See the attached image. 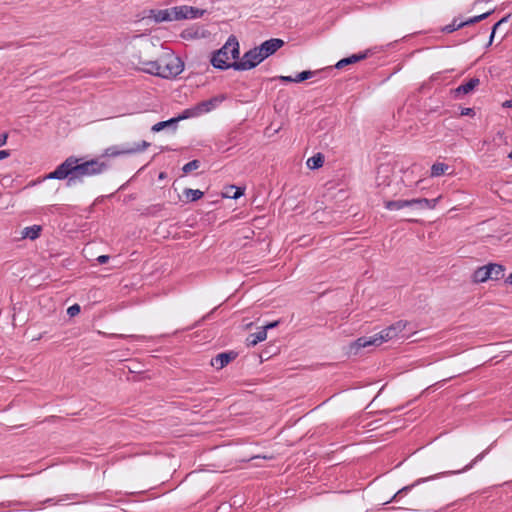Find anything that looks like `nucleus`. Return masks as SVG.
I'll list each match as a JSON object with an SVG mask.
<instances>
[{
	"label": "nucleus",
	"mask_w": 512,
	"mask_h": 512,
	"mask_svg": "<svg viewBox=\"0 0 512 512\" xmlns=\"http://www.w3.org/2000/svg\"><path fill=\"white\" fill-rule=\"evenodd\" d=\"M368 55H369V50H366L364 52H360L358 54H353V55H351L349 57H346V58H343V59L339 60L336 63L335 68L342 69V68H344L347 65L354 64V63H356L358 61L366 59L368 57Z\"/></svg>",
	"instance_id": "2eb2a0df"
},
{
	"label": "nucleus",
	"mask_w": 512,
	"mask_h": 512,
	"mask_svg": "<svg viewBox=\"0 0 512 512\" xmlns=\"http://www.w3.org/2000/svg\"><path fill=\"white\" fill-rule=\"evenodd\" d=\"M110 165L99 158L82 161L76 156L67 157L56 169L48 173L45 180L67 179V186L82 183L84 177L96 176L106 172Z\"/></svg>",
	"instance_id": "f257e3e1"
},
{
	"label": "nucleus",
	"mask_w": 512,
	"mask_h": 512,
	"mask_svg": "<svg viewBox=\"0 0 512 512\" xmlns=\"http://www.w3.org/2000/svg\"><path fill=\"white\" fill-rule=\"evenodd\" d=\"M10 155L8 150H0V160L7 158Z\"/></svg>",
	"instance_id": "58836bf2"
},
{
	"label": "nucleus",
	"mask_w": 512,
	"mask_h": 512,
	"mask_svg": "<svg viewBox=\"0 0 512 512\" xmlns=\"http://www.w3.org/2000/svg\"><path fill=\"white\" fill-rule=\"evenodd\" d=\"M174 9L175 16H177L176 20L195 19L201 17L204 13L203 10L186 5L174 7Z\"/></svg>",
	"instance_id": "1a4fd4ad"
},
{
	"label": "nucleus",
	"mask_w": 512,
	"mask_h": 512,
	"mask_svg": "<svg viewBox=\"0 0 512 512\" xmlns=\"http://www.w3.org/2000/svg\"><path fill=\"white\" fill-rule=\"evenodd\" d=\"M164 209V204H154L145 209L144 215H155L157 212Z\"/></svg>",
	"instance_id": "7c9ffc66"
},
{
	"label": "nucleus",
	"mask_w": 512,
	"mask_h": 512,
	"mask_svg": "<svg viewBox=\"0 0 512 512\" xmlns=\"http://www.w3.org/2000/svg\"><path fill=\"white\" fill-rule=\"evenodd\" d=\"M110 257L108 255H100L97 258L99 264H106L109 261Z\"/></svg>",
	"instance_id": "f704fd0d"
},
{
	"label": "nucleus",
	"mask_w": 512,
	"mask_h": 512,
	"mask_svg": "<svg viewBox=\"0 0 512 512\" xmlns=\"http://www.w3.org/2000/svg\"><path fill=\"white\" fill-rule=\"evenodd\" d=\"M183 194L186 197L188 202H195L199 199H201L204 195V193L199 189H191V188H185L183 190Z\"/></svg>",
	"instance_id": "4be33fe9"
},
{
	"label": "nucleus",
	"mask_w": 512,
	"mask_h": 512,
	"mask_svg": "<svg viewBox=\"0 0 512 512\" xmlns=\"http://www.w3.org/2000/svg\"><path fill=\"white\" fill-rule=\"evenodd\" d=\"M237 355L234 351L222 352L213 357L210 364L215 369L220 370L232 362Z\"/></svg>",
	"instance_id": "9d476101"
},
{
	"label": "nucleus",
	"mask_w": 512,
	"mask_h": 512,
	"mask_svg": "<svg viewBox=\"0 0 512 512\" xmlns=\"http://www.w3.org/2000/svg\"><path fill=\"white\" fill-rule=\"evenodd\" d=\"M160 64H161L160 59L155 60V61L140 60L139 61L140 66L138 69L145 73L160 77V74H161Z\"/></svg>",
	"instance_id": "ddd939ff"
},
{
	"label": "nucleus",
	"mask_w": 512,
	"mask_h": 512,
	"mask_svg": "<svg viewBox=\"0 0 512 512\" xmlns=\"http://www.w3.org/2000/svg\"><path fill=\"white\" fill-rule=\"evenodd\" d=\"M160 77L169 79L178 76L183 71V63L180 58L166 55L160 58Z\"/></svg>",
	"instance_id": "39448f33"
},
{
	"label": "nucleus",
	"mask_w": 512,
	"mask_h": 512,
	"mask_svg": "<svg viewBox=\"0 0 512 512\" xmlns=\"http://www.w3.org/2000/svg\"><path fill=\"white\" fill-rule=\"evenodd\" d=\"M80 310H81L80 306L78 304H74L67 309V314L70 317H74L80 313Z\"/></svg>",
	"instance_id": "473e14b6"
},
{
	"label": "nucleus",
	"mask_w": 512,
	"mask_h": 512,
	"mask_svg": "<svg viewBox=\"0 0 512 512\" xmlns=\"http://www.w3.org/2000/svg\"><path fill=\"white\" fill-rule=\"evenodd\" d=\"M159 178H160V179L164 178V173H163V172H162V173H160Z\"/></svg>",
	"instance_id": "49530a36"
},
{
	"label": "nucleus",
	"mask_w": 512,
	"mask_h": 512,
	"mask_svg": "<svg viewBox=\"0 0 512 512\" xmlns=\"http://www.w3.org/2000/svg\"><path fill=\"white\" fill-rule=\"evenodd\" d=\"M482 283L488 280L498 281L504 277L505 267L498 263H489L482 266Z\"/></svg>",
	"instance_id": "0eeeda50"
},
{
	"label": "nucleus",
	"mask_w": 512,
	"mask_h": 512,
	"mask_svg": "<svg viewBox=\"0 0 512 512\" xmlns=\"http://www.w3.org/2000/svg\"><path fill=\"white\" fill-rule=\"evenodd\" d=\"M479 457H480V455H479V456H476V457L472 460V462H471L469 465H467V466L463 469V471H464V470H467V469H468V468H470V467H472V466L477 462V460H478V458H479Z\"/></svg>",
	"instance_id": "79ce46f5"
},
{
	"label": "nucleus",
	"mask_w": 512,
	"mask_h": 512,
	"mask_svg": "<svg viewBox=\"0 0 512 512\" xmlns=\"http://www.w3.org/2000/svg\"><path fill=\"white\" fill-rule=\"evenodd\" d=\"M384 207L387 210H400L403 208L402 206V199L400 200H389L384 202Z\"/></svg>",
	"instance_id": "c85d7f7f"
},
{
	"label": "nucleus",
	"mask_w": 512,
	"mask_h": 512,
	"mask_svg": "<svg viewBox=\"0 0 512 512\" xmlns=\"http://www.w3.org/2000/svg\"><path fill=\"white\" fill-rule=\"evenodd\" d=\"M150 143L142 140L140 142L134 143L133 145L130 144H123V145H113L108 148H106L101 155V157H119V156H127V155H134L138 153L144 152L148 147H150Z\"/></svg>",
	"instance_id": "20e7f679"
},
{
	"label": "nucleus",
	"mask_w": 512,
	"mask_h": 512,
	"mask_svg": "<svg viewBox=\"0 0 512 512\" xmlns=\"http://www.w3.org/2000/svg\"><path fill=\"white\" fill-rule=\"evenodd\" d=\"M402 206L405 207H411V199H404L402 200Z\"/></svg>",
	"instance_id": "a19ab883"
},
{
	"label": "nucleus",
	"mask_w": 512,
	"mask_h": 512,
	"mask_svg": "<svg viewBox=\"0 0 512 512\" xmlns=\"http://www.w3.org/2000/svg\"><path fill=\"white\" fill-rule=\"evenodd\" d=\"M505 283L508 285H512V272L509 274V276L505 279Z\"/></svg>",
	"instance_id": "c03bdc74"
},
{
	"label": "nucleus",
	"mask_w": 512,
	"mask_h": 512,
	"mask_svg": "<svg viewBox=\"0 0 512 512\" xmlns=\"http://www.w3.org/2000/svg\"><path fill=\"white\" fill-rule=\"evenodd\" d=\"M222 100H223V98L213 97L208 100L199 102L196 105V107L198 109L199 114L202 115L204 113H208V112L212 111L213 109H215L217 107V105L222 102Z\"/></svg>",
	"instance_id": "dca6fc26"
},
{
	"label": "nucleus",
	"mask_w": 512,
	"mask_h": 512,
	"mask_svg": "<svg viewBox=\"0 0 512 512\" xmlns=\"http://www.w3.org/2000/svg\"><path fill=\"white\" fill-rule=\"evenodd\" d=\"M410 325L411 323L406 320H399L373 336L359 337L357 340L350 344V352L357 354L362 348L368 346H379L382 343L394 338H408L414 333L412 328H410L407 332L405 331L406 328Z\"/></svg>",
	"instance_id": "f03ea898"
},
{
	"label": "nucleus",
	"mask_w": 512,
	"mask_h": 512,
	"mask_svg": "<svg viewBox=\"0 0 512 512\" xmlns=\"http://www.w3.org/2000/svg\"><path fill=\"white\" fill-rule=\"evenodd\" d=\"M489 12L482 13V20H484L486 17H488Z\"/></svg>",
	"instance_id": "a18cd8bd"
},
{
	"label": "nucleus",
	"mask_w": 512,
	"mask_h": 512,
	"mask_svg": "<svg viewBox=\"0 0 512 512\" xmlns=\"http://www.w3.org/2000/svg\"><path fill=\"white\" fill-rule=\"evenodd\" d=\"M315 74H316L315 71H310V70L302 71L299 74H297V76L295 77V82L296 83L303 82L307 79H310Z\"/></svg>",
	"instance_id": "c756f323"
},
{
	"label": "nucleus",
	"mask_w": 512,
	"mask_h": 512,
	"mask_svg": "<svg viewBox=\"0 0 512 512\" xmlns=\"http://www.w3.org/2000/svg\"><path fill=\"white\" fill-rule=\"evenodd\" d=\"M42 231V227L40 225H32L25 227L22 231V238L35 240L37 239Z\"/></svg>",
	"instance_id": "a211bd4d"
},
{
	"label": "nucleus",
	"mask_w": 512,
	"mask_h": 512,
	"mask_svg": "<svg viewBox=\"0 0 512 512\" xmlns=\"http://www.w3.org/2000/svg\"><path fill=\"white\" fill-rule=\"evenodd\" d=\"M177 123H178L177 118L174 117V118H171L169 120L161 121V122H158V123L154 124L152 126L151 130L153 132H160L161 130H163L166 127L174 126V128H176V124Z\"/></svg>",
	"instance_id": "b1692460"
},
{
	"label": "nucleus",
	"mask_w": 512,
	"mask_h": 512,
	"mask_svg": "<svg viewBox=\"0 0 512 512\" xmlns=\"http://www.w3.org/2000/svg\"><path fill=\"white\" fill-rule=\"evenodd\" d=\"M263 62V57L259 53L257 47H254L244 53L243 57L238 61L232 62V69L237 71H246L255 68Z\"/></svg>",
	"instance_id": "423d86ee"
},
{
	"label": "nucleus",
	"mask_w": 512,
	"mask_h": 512,
	"mask_svg": "<svg viewBox=\"0 0 512 512\" xmlns=\"http://www.w3.org/2000/svg\"><path fill=\"white\" fill-rule=\"evenodd\" d=\"M306 164H307V167L312 170L322 167L324 164L323 154L317 153L314 156L308 158Z\"/></svg>",
	"instance_id": "412c9836"
},
{
	"label": "nucleus",
	"mask_w": 512,
	"mask_h": 512,
	"mask_svg": "<svg viewBox=\"0 0 512 512\" xmlns=\"http://www.w3.org/2000/svg\"><path fill=\"white\" fill-rule=\"evenodd\" d=\"M475 115H476V111L474 108H461L460 116L474 117Z\"/></svg>",
	"instance_id": "72a5a7b5"
},
{
	"label": "nucleus",
	"mask_w": 512,
	"mask_h": 512,
	"mask_svg": "<svg viewBox=\"0 0 512 512\" xmlns=\"http://www.w3.org/2000/svg\"><path fill=\"white\" fill-rule=\"evenodd\" d=\"M239 55V42L235 36H230L222 48L213 52L211 64L216 69L227 70L232 68V62H229V60L238 61Z\"/></svg>",
	"instance_id": "7ed1b4c3"
},
{
	"label": "nucleus",
	"mask_w": 512,
	"mask_h": 512,
	"mask_svg": "<svg viewBox=\"0 0 512 512\" xmlns=\"http://www.w3.org/2000/svg\"><path fill=\"white\" fill-rule=\"evenodd\" d=\"M279 80L282 82H287V83L295 82V78H293L291 76H280Z\"/></svg>",
	"instance_id": "c9c22d12"
},
{
	"label": "nucleus",
	"mask_w": 512,
	"mask_h": 512,
	"mask_svg": "<svg viewBox=\"0 0 512 512\" xmlns=\"http://www.w3.org/2000/svg\"><path fill=\"white\" fill-rule=\"evenodd\" d=\"M480 80L478 78H471L468 82L459 85L457 88L451 90V94L454 98H460L463 95L470 93L478 84Z\"/></svg>",
	"instance_id": "9b49d317"
},
{
	"label": "nucleus",
	"mask_w": 512,
	"mask_h": 512,
	"mask_svg": "<svg viewBox=\"0 0 512 512\" xmlns=\"http://www.w3.org/2000/svg\"><path fill=\"white\" fill-rule=\"evenodd\" d=\"M170 150L168 147L162 148L161 151Z\"/></svg>",
	"instance_id": "09e8293b"
},
{
	"label": "nucleus",
	"mask_w": 512,
	"mask_h": 512,
	"mask_svg": "<svg viewBox=\"0 0 512 512\" xmlns=\"http://www.w3.org/2000/svg\"><path fill=\"white\" fill-rule=\"evenodd\" d=\"M449 165L441 162H436L431 166V177H439L444 175L449 169Z\"/></svg>",
	"instance_id": "5701e85b"
},
{
	"label": "nucleus",
	"mask_w": 512,
	"mask_h": 512,
	"mask_svg": "<svg viewBox=\"0 0 512 512\" xmlns=\"http://www.w3.org/2000/svg\"><path fill=\"white\" fill-rule=\"evenodd\" d=\"M507 17H503L502 19H500L498 22H496L493 27H492V31H491V34H490V38H489V42H488V45H491L492 41H493V38H494V35L496 33V30L504 23L507 21Z\"/></svg>",
	"instance_id": "2f4dec72"
},
{
	"label": "nucleus",
	"mask_w": 512,
	"mask_h": 512,
	"mask_svg": "<svg viewBox=\"0 0 512 512\" xmlns=\"http://www.w3.org/2000/svg\"><path fill=\"white\" fill-rule=\"evenodd\" d=\"M200 116L199 112H198V109L196 107V105L194 107H191V108H187L185 110L182 111V113L180 115H178L176 118H177V121H181V120H184V119H188V118H192V117H198Z\"/></svg>",
	"instance_id": "393cba45"
},
{
	"label": "nucleus",
	"mask_w": 512,
	"mask_h": 512,
	"mask_svg": "<svg viewBox=\"0 0 512 512\" xmlns=\"http://www.w3.org/2000/svg\"><path fill=\"white\" fill-rule=\"evenodd\" d=\"M266 338H267V332L265 329L261 328L259 331L252 333L247 337V339H246L247 346H255L259 342L264 341Z\"/></svg>",
	"instance_id": "6ab92c4d"
},
{
	"label": "nucleus",
	"mask_w": 512,
	"mask_h": 512,
	"mask_svg": "<svg viewBox=\"0 0 512 512\" xmlns=\"http://www.w3.org/2000/svg\"><path fill=\"white\" fill-rule=\"evenodd\" d=\"M428 478H421V479H418L416 480L413 484L411 485H408V486H405L403 487L402 489H400L393 497V499H396L397 497H399L401 494L403 493H407L408 491H410L413 487L419 485L420 483L422 482H425L427 481Z\"/></svg>",
	"instance_id": "bb28decb"
},
{
	"label": "nucleus",
	"mask_w": 512,
	"mask_h": 512,
	"mask_svg": "<svg viewBox=\"0 0 512 512\" xmlns=\"http://www.w3.org/2000/svg\"><path fill=\"white\" fill-rule=\"evenodd\" d=\"M502 106L505 107V108H511L512 107V100H506L505 102H503Z\"/></svg>",
	"instance_id": "37998d69"
},
{
	"label": "nucleus",
	"mask_w": 512,
	"mask_h": 512,
	"mask_svg": "<svg viewBox=\"0 0 512 512\" xmlns=\"http://www.w3.org/2000/svg\"><path fill=\"white\" fill-rule=\"evenodd\" d=\"M479 273H480V268H477V269L474 271V273H473V281H474L475 283L480 282V279L478 278Z\"/></svg>",
	"instance_id": "4c0bfd02"
},
{
	"label": "nucleus",
	"mask_w": 512,
	"mask_h": 512,
	"mask_svg": "<svg viewBox=\"0 0 512 512\" xmlns=\"http://www.w3.org/2000/svg\"><path fill=\"white\" fill-rule=\"evenodd\" d=\"M508 157L512 159V151L508 154Z\"/></svg>",
	"instance_id": "de8ad7c7"
},
{
	"label": "nucleus",
	"mask_w": 512,
	"mask_h": 512,
	"mask_svg": "<svg viewBox=\"0 0 512 512\" xmlns=\"http://www.w3.org/2000/svg\"><path fill=\"white\" fill-rule=\"evenodd\" d=\"M441 199V196L434 199L427 198H413L411 199V207H414L419 210H431L434 209Z\"/></svg>",
	"instance_id": "f8f14e48"
},
{
	"label": "nucleus",
	"mask_w": 512,
	"mask_h": 512,
	"mask_svg": "<svg viewBox=\"0 0 512 512\" xmlns=\"http://www.w3.org/2000/svg\"><path fill=\"white\" fill-rule=\"evenodd\" d=\"M284 45V41L279 38H271L264 41L260 46L257 47L263 61L269 56L273 55L278 49Z\"/></svg>",
	"instance_id": "6e6552de"
},
{
	"label": "nucleus",
	"mask_w": 512,
	"mask_h": 512,
	"mask_svg": "<svg viewBox=\"0 0 512 512\" xmlns=\"http://www.w3.org/2000/svg\"><path fill=\"white\" fill-rule=\"evenodd\" d=\"M278 323V321L268 323L267 325L263 326L262 329H265L267 331L268 329L276 327Z\"/></svg>",
	"instance_id": "e433bc0d"
},
{
	"label": "nucleus",
	"mask_w": 512,
	"mask_h": 512,
	"mask_svg": "<svg viewBox=\"0 0 512 512\" xmlns=\"http://www.w3.org/2000/svg\"><path fill=\"white\" fill-rule=\"evenodd\" d=\"M200 167V161L197 160V159H194L188 163H186L183 168H182V171L185 173V174H188L194 170H197L198 168Z\"/></svg>",
	"instance_id": "cd10ccee"
},
{
	"label": "nucleus",
	"mask_w": 512,
	"mask_h": 512,
	"mask_svg": "<svg viewBox=\"0 0 512 512\" xmlns=\"http://www.w3.org/2000/svg\"><path fill=\"white\" fill-rule=\"evenodd\" d=\"M7 135L6 134H0V147L3 146L6 143Z\"/></svg>",
	"instance_id": "ea45409f"
},
{
	"label": "nucleus",
	"mask_w": 512,
	"mask_h": 512,
	"mask_svg": "<svg viewBox=\"0 0 512 512\" xmlns=\"http://www.w3.org/2000/svg\"><path fill=\"white\" fill-rule=\"evenodd\" d=\"M244 194V188L236 187L234 185L227 186L223 196L231 199H238Z\"/></svg>",
	"instance_id": "aec40b11"
},
{
	"label": "nucleus",
	"mask_w": 512,
	"mask_h": 512,
	"mask_svg": "<svg viewBox=\"0 0 512 512\" xmlns=\"http://www.w3.org/2000/svg\"><path fill=\"white\" fill-rule=\"evenodd\" d=\"M83 497L84 496L79 493L66 494L63 497L59 498L56 501V503H61L66 500H75L77 503H81V502H85L84 500H82Z\"/></svg>",
	"instance_id": "a878e982"
},
{
	"label": "nucleus",
	"mask_w": 512,
	"mask_h": 512,
	"mask_svg": "<svg viewBox=\"0 0 512 512\" xmlns=\"http://www.w3.org/2000/svg\"><path fill=\"white\" fill-rule=\"evenodd\" d=\"M479 21H480V15L474 16L473 18H471L468 21H460V22H458L457 19H454L452 21V23L444 26L442 28V31L445 32V33H452L454 31L458 30L459 28L464 27L465 25H468L470 23H476V22H479Z\"/></svg>",
	"instance_id": "f3484780"
},
{
	"label": "nucleus",
	"mask_w": 512,
	"mask_h": 512,
	"mask_svg": "<svg viewBox=\"0 0 512 512\" xmlns=\"http://www.w3.org/2000/svg\"><path fill=\"white\" fill-rule=\"evenodd\" d=\"M175 9L169 8V9H161V10H152V17L155 20V22H165V21H173L176 20L177 16H175L174 13Z\"/></svg>",
	"instance_id": "4468645a"
}]
</instances>
